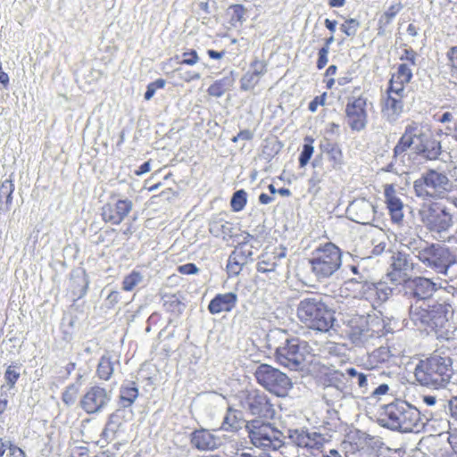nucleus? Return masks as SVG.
Here are the masks:
<instances>
[{
	"instance_id": "f704fd0d",
	"label": "nucleus",
	"mask_w": 457,
	"mask_h": 457,
	"mask_svg": "<svg viewBox=\"0 0 457 457\" xmlns=\"http://www.w3.org/2000/svg\"><path fill=\"white\" fill-rule=\"evenodd\" d=\"M402 8L403 5L400 3L389 5L387 10L379 17L378 26L380 28H386L389 26L395 15L401 12Z\"/></svg>"
},
{
	"instance_id": "412c9836",
	"label": "nucleus",
	"mask_w": 457,
	"mask_h": 457,
	"mask_svg": "<svg viewBox=\"0 0 457 457\" xmlns=\"http://www.w3.org/2000/svg\"><path fill=\"white\" fill-rule=\"evenodd\" d=\"M189 442L199 451H213L221 445L220 437L206 428L195 429L190 434Z\"/></svg>"
},
{
	"instance_id": "ddd939ff",
	"label": "nucleus",
	"mask_w": 457,
	"mask_h": 457,
	"mask_svg": "<svg viewBox=\"0 0 457 457\" xmlns=\"http://www.w3.org/2000/svg\"><path fill=\"white\" fill-rule=\"evenodd\" d=\"M454 311L449 303H436L428 306V309H422L416 315L420 321L427 325L433 331L438 332L446 327L453 318Z\"/></svg>"
},
{
	"instance_id": "9d476101",
	"label": "nucleus",
	"mask_w": 457,
	"mask_h": 457,
	"mask_svg": "<svg viewBox=\"0 0 457 457\" xmlns=\"http://www.w3.org/2000/svg\"><path fill=\"white\" fill-rule=\"evenodd\" d=\"M248 436L256 447L263 449H278L283 444V434L269 423H261L252 420L249 427Z\"/></svg>"
},
{
	"instance_id": "5fc2aeb1",
	"label": "nucleus",
	"mask_w": 457,
	"mask_h": 457,
	"mask_svg": "<svg viewBox=\"0 0 457 457\" xmlns=\"http://www.w3.org/2000/svg\"><path fill=\"white\" fill-rule=\"evenodd\" d=\"M253 138V132L250 130H247V129H245V130H241L237 133V135L231 138L233 142H237L238 140H252Z\"/></svg>"
},
{
	"instance_id": "f257e3e1",
	"label": "nucleus",
	"mask_w": 457,
	"mask_h": 457,
	"mask_svg": "<svg viewBox=\"0 0 457 457\" xmlns=\"http://www.w3.org/2000/svg\"><path fill=\"white\" fill-rule=\"evenodd\" d=\"M411 146L416 154L426 160H436L442 152L440 141L435 137L430 129L416 121L405 127L394 147V157L404 158L407 150Z\"/></svg>"
},
{
	"instance_id": "69168bd1",
	"label": "nucleus",
	"mask_w": 457,
	"mask_h": 457,
	"mask_svg": "<svg viewBox=\"0 0 457 457\" xmlns=\"http://www.w3.org/2000/svg\"><path fill=\"white\" fill-rule=\"evenodd\" d=\"M207 54L212 59H221L224 56L225 52H216V50L209 49Z\"/></svg>"
},
{
	"instance_id": "a211bd4d",
	"label": "nucleus",
	"mask_w": 457,
	"mask_h": 457,
	"mask_svg": "<svg viewBox=\"0 0 457 457\" xmlns=\"http://www.w3.org/2000/svg\"><path fill=\"white\" fill-rule=\"evenodd\" d=\"M276 360L289 369H297L304 360L298 339L291 338L283 346H279L276 351Z\"/></svg>"
},
{
	"instance_id": "ea45409f",
	"label": "nucleus",
	"mask_w": 457,
	"mask_h": 457,
	"mask_svg": "<svg viewBox=\"0 0 457 457\" xmlns=\"http://www.w3.org/2000/svg\"><path fill=\"white\" fill-rule=\"evenodd\" d=\"M390 282L395 285H403L410 281L408 272L402 271L401 269L394 268L391 265V270L387 274Z\"/></svg>"
},
{
	"instance_id": "0e129e2a",
	"label": "nucleus",
	"mask_w": 457,
	"mask_h": 457,
	"mask_svg": "<svg viewBox=\"0 0 457 457\" xmlns=\"http://www.w3.org/2000/svg\"><path fill=\"white\" fill-rule=\"evenodd\" d=\"M453 120V116L452 114V112H444L442 114V116H440L437 120L441 123H447V122H452V120Z\"/></svg>"
},
{
	"instance_id": "393cba45",
	"label": "nucleus",
	"mask_w": 457,
	"mask_h": 457,
	"mask_svg": "<svg viewBox=\"0 0 457 457\" xmlns=\"http://www.w3.org/2000/svg\"><path fill=\"white\" fill-rule=\"evenodd\" d=\"M411 68H409L408 64L400 63L397 65L395 71L392 73L388 84L391 85L392 87H395L398 90L404 92V87L411 81Z\"/></svg>"
},
{
	"instance_id": "052dcab7",
	"label": "nucleus",
	"mask_w": 457,
	"mask_h": 457,
	"mask_svg": "<svg viewBox=\"0 0 457 457\" xmlns=\"http://www.w3.org/2000/svg\"><path fill=\"white\" fill-rule=\"evenodd\" d=\"M151 170V163L150 161H146L145 162L142 163L140 167H138L137 170H135V174L137 176H141V174L147 173Z\"/></svg>"
},
{
	"instance_id": "f3484780",
	"label": "nucleus",
	"mask_w": 457,
	"mask_h": 457,
	"mask_svg": "<svg viewBox=\"0 0 457 457\" xmlns=\"http://www.w3.org/2000/svg\"><path fill=\"white\" fill-rule=\"evenodd\" d=\"M370 335V324L364 315H353L344 323L341 329V337L354 344L362 342Z\"/></svg>"
},
{
	"instance_id": "a878e982",
	"label": "nucleus",
	"mask_w": 457,
	"mask_h": 457,
	"mask_svg": "<svg viewBox=\"0 0 457 457\" xmlns=\"http://www.w3.org/2000/svg\"><path fill=\"white\" fill-rule=\"evenodd\" d=\"M320 150L328 155L333 168H338L343 163L344 154L341 146L337 142L326 139L320 143Z\"/></svg>"
},
{
	"instance_id": "6ab92c4d",
	"label": "nucleus",
	"mask_w": 457,
	"mask_h": 457,
	"mask_svg": "<svg viewBox=\"0 0 457 457\" xmlns=\"http://www.w3.org/2000/svg\"><path fill=\"white\" fill-rule=\"evenodd\" d=\"M405 94L396 87H392L388 84L386 91V96L382 102L381 112L386 115L388 120H396L400 117L404 110Z\"/></svg>"
},
{
	"instance_id": "680f3d73",
	"label": "nucleus",
	"mask_w": 457,
	"mask_h": 457,
	"mask_svg": "<svg viewBox=\"0 0 457 457\" xmlns=\"http://www.w3.org/2000/svg\"><path fill=\"white\" fill-rule=\"evenodd\" d=\"M389 391V386L387 384H380L379 386L374 389L373 395H383V394H386Z\"/></svg>"
},
{
	"instance_id": "e2e57ef3",
	"label": "nucleus",
	"mask_w": 457,
	"mask_h": 457,
	"mask_svg": "<svg viewBox=\"0 0 457 457\" xmlns=\"http://www.w3.org/2000/svg\"><path fill=\"white\" fill-rule=\"evenodd\" d=\"M200 78H201V75L199 72L188 71V72H187V76L184 80L186 82H191V81H195V80H199Z\"/></svg>"
},
{
	"instance_id": "6e6d98bb",
	"label": "nucleus",
	"mask_w": 457,
	"mask_h": 457,
	"mask_svg": "<svg viewBox=\"0 0 457 457\" xmlns=\"http://www.w3.org/2000/svg\"><path fill=\"white\" fill-rule=\"evenodd\" d=\"M89 449L87 446L73 447L71 452V457H87Z\"/></svg>"
},
{
	"instance_id": "c03bdc74",
	"label": "nucleus",
	"mask_w": 457,
	"mask_h": 457,
	"mask_svg": "<svg viewBox=\"0 0 457 457\" xmlns=\"http://www.w3.org/2000/svg\"><path fill=\"white\" fill-rule=\"evenodd\" d=\"M165 83H166L165 79H162V78H160L159 79L154 80L153 82H150V84L147 85V87H146L145 99L150 100L151 97H153L154 95L155 94V91L158 90V88L164 87Z\"/></svg>"
},
{
	"instance_id": "20e7f679",
	"label": "nucleus",
	"mask_w": 457,
	"mask_h": 457,
	"mask_svg": "<svg viewBox=\"0 0 457 457\" xmlns=\"http://www.w3.org/2000/svg\"><path fill=\"white\" fill-rule=\"evenodd\" d=\"M296 314L307 328L319 332L330 331L336 320L334 311L322 301L315 299L300 301Z\"/></svg>"
},
{
	"instance_id": "0eeeda50",
	"label": "nucleus",
	"mask_w": 457,
	"mask_h": 457,
	"mask_svg": "<svg viewBox=\"0 0 457 457\" xmlns=\"http://www.w3.org/2000/svg\"><path fill=\"white\" fill-rule=\"evenodd\" d=\"M419 215L429 231H447L453 224L452 214L444 200L424 202L419 211Z\"/></svg>"
},
{
	"instance_id": "49530a36",
	"label": "nucleus",
	"mask_w": 457,
	"mask_h": 457,
	"mask_svg": "<svg viewBox=\"0 0 457 457\" xmlns=\"http://www.w3.org/2000/svg\"><path fill=\"white\" fill-rule=\"evenodd\" d=\"M199 61V55L196 50L189 49L182 53L181 64L194 65Z\"/></svg>"
},
{
	"instance_id": "b1692460",
	"label": "nucleus",
	"mask_w": 457,
	"mask_h": 457,
	"mask_svg": "<svg viewBox=\"0 0 457 457\" xmlns=\"http://www.w3.org/2000/svg\"><path fill=\"white\" fill-rule=\"evenodd\" d=\"M295 441L300 447L317 449L318 451H322L325 443H327L322 434L305 431L296 432Z\"/></svg>"
},
{
	"instance_id": "a19ab883",
	"label": "nucleus",
	"mask_w": 457,
	"mask_h": 457,
	"mask_svg": "<svg viewBox=\"0 0 457 457\" xmlns=\"http://www.w3.org/2000/svg\"><path fill=\"white\" fill-rule=\"evenodd\" d=\"M417 59V53L411 46H405L403 49V53L400 55L402 63L408 64L409 68L415 67Z\"/></svg>"
},
{
	"instance_id": "a18cd8bd",
	"label": "nucleus",
	"mask_w": 457,
	"mask_h": 457,
	"mask_svg": "<svg viewBox=\"0 0 457 457\" xmlns=\"http://www.w3.org/2000/svg\"><path fill=\"white\" fill-rule=\"evenodd\" d=\"M436 287H414V290L411 292V295L416 297L418 300H426L433 294Z\"/></svg>"
},
{
	"instance_id": "4be33fe9",
	"label": "nucleus",
	"mask_w": 457,
	"mask_h": 457,
	"mask_svg": "<svg viewBox=\"0 0 457 457\" xmlns=\"http://www.w3.org/2000/svg\"><path fill=\"white\" fill-rule=\"evenodd\" d=\"M283 256H285V251L282 246L277 245H267L260 256L257 270L263 273L271 272L276 269L278 261Z\"/></svg>"
},
{
	"instance_id": "dca6fc26",
	"label": "nucleus",
	"mask_w": 457,
	"mask_h": 457,
	"mask_svg": "<svg viewBox=\"0 0 457 457\" xmlns=\"http://www.w3.org/2000/svg\"><path fill=\"white\" fill-rule=\"evenodd\" d=\"M385 207L393 224L402 225L404 222V203L400 197L394 183L383 186Z\"/></svg>"
},
{
	"instance_id": "e433bc0d",
	"label": "nucleus",
	"mask_w": 457,
	"mask_h": 457,
	"mask_svg": "<svg viewBox=\"0 0 457 457\" xmlns=\"http://www.w3.org/2000/svg\"><path fill=\"white\" fill-rule=\"evenodd\" d=\"M80 390L77 384H70L62 393V401L65 405L74 404Z\"/></svg>"
},
{
	"instance_id": "1a4fd4ad",
	"label": "nucleus",
	"mask_w": 457,
	"mask_h": 457,
	"mask_svg": "<svg viewBox=\"0 0 457 457\" xmlns=\"http://www.w3.org/2000/svg\"><path fill=\"white\" fill-rule=\"evenodd\" d=\"M254 378L261 386L278 397L287 396L293 386L287 374L269 364H260L254 372Z\"/></svg>"
},
{
	"instance_id": "09e8293b",
	"label": "nucleus",
	"mask_w": 457,
	"mask_h": 457,
	"mask_svg": "<svg viewBox=\"0 0 457 457\" xmlns=\"http://www.w3.org/2000/svg\"><path fill=\"white\" fill-rule=\"evenodd\" d=\"M141 279L142 274L139 271H132L131 273L128 274L126 278H124L123 286L135 287V285L141 282Z\"/></svg>"
},
{
	"instance_id": "3c124183",
	"label": "nucleus",
	"mask_w": 457,
	"mask_h": 457,
	"mask_svg": "<svg viewBox=\"0 0 457 457\" xmlns=\"http://www.w3.org/2000/svg\"><path fill=\"white\" fill-rule=\"evenodd\" d=\"M328 52H327V48H323V46L319 49L318 51V60H317V68L318 69H323L326 67L327 62L328 61Z\"/></svg>"
},
{
	"instance_id": "72a5a7b5",
	"label": "nucleus",
	"mask_w": 457,
	"mask_h": 457,
	"mask_svg": "<svg viewBox=\"0 0 457 457\" xmlns=\"http://www.w3.org/2000/svg\"><path fill=\"white\" fill-rule=\"evenodd\" d=\"M303 140L304 144L303 146V150L301 151V154L299 155L300 168H304L305 165L308 164L314 152V146L312 145L314 142L313 137L311 136H307L304 137Z\"/></svg>"
},
{
	"instance_id": "58836bf2",
	"label": "nucleus",
	"mask_w": 457,
	"mask_h": 457,
	"mask_svg": "<svg viewBox=\"0 0 457 457\" xmlns=\"http://www.w3.org/2000/svg\"><path fill=\"white\" fill-rule=\"evenodd\" d=\"M234 257L235 250H233L230 253L227 263V273L229 277H235V275H238L245 266L242 261L237 260V258L234 259Z\"/></svg>"
},
{
	"instance_id": "7c9ffc66",
	"label": "nucleus",
	"mask_w": 457,
	"mask_h": 457,
	"mask_svg": "<svg viewBox=\"0 0 457 457\" xmlns=\"http://www.w3.org/2000/svg\"><path fill=\"white\" fill-rule=\"evenodd\" d=\"M113 362L109 355H103L96 367V376L100 379L108 380L113 373Z\"/></svg>"
},
{
	"instance_id": "37998d69",
	"label": "nucleus",
	"mask_w": 457,
	"mask_h": 457,
	"mask_svg": "<svg viewBox=\"0 0 457 457\" xmlns=\"http://www.w3.org/2000/svg\"><path fill=\"white\" fill-rule=\"evenodd\" d=\"M392 266L403 270V272H408V255L402 253V252H396L395 254L392 256Z\"/></svg>"
},
{
	"instance_id": "f8f14e48",
	"label": "nucleus",
	"mask_w": 457,
	"mask_h": 457,
	"mask_svg": "<svg viewBox=\"0 0 457 457\" xmlns=\"http://www.w3.org/2000/svg\"><path fill=\"white\" fill-rule=\"evenodd\" d=\"M369 101L366 96H349L345 105V119L352 131H362L368 124Z\"/></svg>"
},
{
	"instance_id": "c756f323",
	"label": "nucleus",
	"mask_w": 457,
	"mask_h": 457,
	"mask_svg": "<svg viewBox=\"0 0 457 457\" xmlns=\"http://www.w3.org/2000/svg\"><path fill=\"white\" fill-rule=\"evenodd\" d=\"M233 85V79L229 77H223L215 80L209 86L207 93L211 96L220 97Z\"/></svg>"
},
{
	"instance_id": "c9c22d12",
	"label": "nucleus",
	"mask_w": 457,
	"mask_h": 457,
	"mask_svg": "<svg viewBox=\"0 0 457 457\" xmlns=\"http://www.w3.org/2000/svg\"><path fill=\"white\" fill-rule=\"evenodd\" d=\"M445 59L450 76L457 79V46H452L447 49Z\"/></svg>"
},
{
	"instance_id": "473e14b6",
	"label": "nucleus",
	"mask_w": 457,
	"mask_h": 457,
	"mask_svg": "<svg viewBox=\"0 0 457 457\" xmlns=\"http://www.w3.org/2000/svg\"><path fill=\"white\" fill-rule=\"evenodd\" d=\"M241 428L242 420L238 416L237 411L229 409L223 420L222 428L230 432H237Z\"/></svg>"
},
{
	"instance_id": "bb28decb",
	"label": "nucleus",
	"mask_w": 457,
	"mask_h": 457,
	"mask_svg": "<svg viewBox=\"0 0 457 457\" xmlns=\"http://www.w3.org/2000/svg\"><path fill=\"white\" fill-rule=\"evenodd\" d=\"M253 240L254 237L248 235L245 241L238 243L234 249V259L237 257V260L242 261L245 265L248 263L249 261H252L253 254Z\"/></svg>"
},
{
	"instance_id": "f03ea898",
	"label": "nucleus",
	"mask_w": 457,
	"mask_h": 457,
	"mask_svg": "<svg viewBox=\"0 0 457 457\" xmlns=\"http://www.w3.org/2000/svg\"><path fill=\"white\" fill-rule=\"evenodd\" d=\"M381 420L386 428L403 433H419L425 426L420 411L405 401H395L385 405Z\"/></svg>"
},
{
	"instance_id": "2f4dec72",
	"label": "nucleus",
	"mask_w": 457,
	"mask_h": 457,
	"mask_svg": "<svg viewBox=\"0 0 457 457\" xmlns=\"http://www.w3.org/2000/svg\"><path fill=\"white\" fill-rule=\"evenodd\" d=\"M138 395L139 391L135 382H131L129 386L120 388V400L124 406L132 405Z\"/></svg>"
},
{
	"instance_id": "9b49d317",
	"label": "nucleus",
	"mask_w": 457,
	"mask_h": 457,
	"mask_svg": "<svg viewBox=\"0 0 457 457\" xmlns=\"http://www.w3.org/2000/svg\"><path fill=\"white\" fill-rule=\"evenodd\" d=\"M241 404L252 415L260 419L273 420L276 416V406L272 403L271 398L257 388L243 392Z\"/></svg>"
},
{
	"instance_id": "79ce46f5",
	"label": "nucleus",
	"mask_w": 457,
	"mask_h": 457,
	"mask_svg": "<svg viewBox=\"0 0 457 457\" xmlns=\"http://www.w3.org/2000/svg\"><path fill=\"white\" fill-rule=\"evenodd\" d=\"M359 28L360 21H356L355 18L346 19L343 23H341V31L348 37L355 36Z\"/></svg>"
},
{
	"instance_id": "de8ad7c7",
	"label": "nucleus",
	"mask_w": 457,
	"mask_h": 457,
	"mask_svg": "<svg viewBox=\"0 0 457 457\" xmlns=\"http://www.w3.org/2000/svg\"><path fill=\"white\" fill-rule=\"evenodd\" d=\"M20 378V373L16 371L14 366L10 365L7 367L4 374V378L8 382L9 386L14 387Z\"/></svg>"
},
{
	"instance_id": "4d7b16f0",
	"label": "nucleus",
	"mask_w": 457,
	"mask_h": 457,
	"mask_svg": "<svg viewBox=\"0 0 457 457\" xmlns=\"http://www.w3.org/2000/svg\"><path fill=\"white\" fill-rule=\"evenodd\" d=\"M412 283L417 287H424V285H426L427 287H435V285H436L435 282H432L430 278L421 277L414 278Z\"/></svg>"
},
{
	"instance_id": "603ef678",
	"label": "nucleus",
	"mask_w": 457,
	"mask_h": 457,
	"mask_svg": "<svg viewBox=\"0 0 457 457\" xmlns=\"http://www.w3.org/2000/svg\"><path fill=\"white\" fill-rule=\"evenodd\" d=\"M178 271L181 274H195L197 273L198 268L195 263H186L179 265Z\"/></svg>"
},
{
	"instance_id": "423d86ee",
	"label": "nucleus",
	"mask_w": 457,
	"mask_h": 457,
	"mask_svg": "<svg viewBox=\"0 0 457 457\" xmlns=\"http://www.w3.org/2000/svg\"><path fill=\"white\" fill-rule=\"evenodd\" d=\"M413 187L415 195L423 200H444L450 191L451 182L445 173L429 169L414 181Z\"/></svg>"
},
{
	"instance_id": "13d9d810",
	"label": "nucleus",
	"mask_w": 457,
	"mask_h": 457,
	"mask_svg": "<svg viewBox=\"0 0 457 457\" xmlns=\"http://www.w3.org/2000/svg\"><path fill=\"white\" fill-rule=\"evenodd\" d=\"M447 439L453 448V451L457 454V429L451 432Z\"/></svg>"
},
{
	"instance_id": "bf43d9fd",
	"label": "nucleus",
	"mask_w": 457,
	"mask_h": 457,
	"mask_svg": "<svg viewBox=\"0 0 457 457\" xmlns=\"http://www.w3.org/2000/svg\"><path fill=\"white\" fill-rule=\"evenodd\" d=\"M10 83V78L7 72L4 71L1 59H0V84L3 85L4 87H7Z\"/></svg>"
},
{
	"instance_id": "c85d7f7f",
	"label": "nucleus",
	"mask_w": 457,
	"mask_h": 457,
	"mask_svg": "<svg viewBox=\"0 0 457 457\" xmlns=\"http://www.w3.org/2000/svg\"><path fill=\"white\" fill-rule=\"evenodd\" d=\"M246 9L242 4H230L227 9L228 16V23L232 27H237L238 23H242L245 20Z\"/></svg>"
},
{
	"instance_id": "4468645a",
	"label": "nucleus",
	"mask_w": 457,
	"mask_h": 457,
	"mask_svg": "<svg viewBox=\"0 0 457 457\" xmlns=\"http://www.w3.org/2000/svg\"><path fill=\"white\" fill-rule=\"evenodd\" d=\"M134 208L132 200L116 199L111 195L109 201L101 207L100 215L103 222L112 225H120L124 222Z\"/></svg>"
},
{
	"instance_id": "864d4df0",
	"label": "nucleus",
	"mask_w": 457,
	"mask_h": 457,
	"mask_svg": "<svg viewBox=\"0 0 457 457\" xmlns=\"http://www.w3.org/2000/svg\"><path fill=\"white\" fill-rule=\"evenodd\" d=\"M7 457H26V454L24 451L21 449V447H19L18 445L10 443L8 446Z\"/></svg>"
},
{
	"instance_id": "4c0bfd02",
	"label": "nucleus",
	"mask_w": 457,
	"mask_h": 457,
	"mask_svg": "<svg viewBox=\"0 0 457 457\" xmlns=\"http://www.w3.org/2000/svg\"><path fill=\"white\" fill-rule=\"evenodd\" d=\"M247 202L246 192L243 189L237 190L233 193L230 200V207L233 211H242Z\"/></svg>"
},
{
	"instance_id": "338daca9",
	"label": "nucleus",
	"mask_w": 457,
	"mask_h": 457,
	"mask_svg": "<svg viewBox=\"0 0 457 457\" xmlns=\"http://www.w3.org/2000/svg\"><path fill=\"white\" fill-rule=\"evenodd\" d=\"M325 26L326 28L330 31V32H334L336 30V28H337V21H330V19H326L325 20Z\"/></svg>"
},
{
	"instance_id": "6e6552de",
	"label": "nucleus",
	"mask_w": 457,
	"mask_h": 457,
	"mask_svg": "<svg viewBox=\"0 0 457 457\" xmlns=\"http://www.w3.org/2000/svg\"><path fill=\"white\" fill-rule=\"evenodd\" d=\"M418 257L423 263L442 269L441 272L447 277L444 279L445 282L453 281V274L457 273V263L455 256L448 248L444 245H431L420 250Z\"/></svg>"
},
{
	"instance_id": "7ed1b4c3",
	"label": "nucleus",
	"mask_w": 457,
	"mask_h": 457,
	"mask_svg": "<svg viewBox=\"0 0 457 457\" xmlns=\"http://www.w3.org/2000/svg\"><path fill=\"white\" fill-rule=\"evenodd\" d=\"M452 359L447 356L431 355L416 365L414 377L423 386L444 387L452 378Z\"/></svg>"
},
{
	"instance_id": "5701e85b",
	"label": "nucleus",
	"mask_w": 457,
	"mask_h": 457,
	"mask_svg": "<svg viewBox=\"0 0 457 457\" xmlns=\"http://www.w3.org/2000/svg\"><path fill=\"white\" fill-rule=\"evenodd\" d=\"M237 297L235 293H224L217 295L209 304V312L218 314L220 312H228L235 308Z\"/></svg>"
},
{
	"instance_id": "cd10ccee",
	"label": "nucleus",
	"mask_w": 457,
	"mask_h": 457,
	"mask_svg": "<svg viewBox=\"0 0 457 457\" xmlns=\"http://www.w3.org/2000/svg\"><path fill=\"white\" fill-rule=\"evenodd\" d=\"M14 191V181L12 179H6L0 186V211L7 212L10 210Z\"/></svg>"
},
{
	"instance_id": "39448f33",
	"label": "nucleus",
	"mask_w": 457,
	"mask_h": 457,
	"mask_svg": "<svg viewBox=\"0 0 457 457\" xmlns=\"http://www.w3.org/2000/svg\"><path fill=\"white\" fill-rule=\"evenodd\" d=\"M315 278H330L342 265V250L332 242H326L312 252L308 261Z\"/></svg>"
},
{
	"instance_id": "774afa93",
	"label": "nucleus",
	"mask_w": 457,
	"mask_h": 457,
	"mask_svg": "<svg viewBox=\"0 0 457 457\" xmlns=\"http://www.w3.org/2000/svg\"><path fill=\"white\" fill-rule=\"evenodd\" d=\"M451 412L457 417V396L450 401Z\"/></svg>"
},
{
	"instance_id": "2eb2a0df",
	"label": "nucleus",
	"mask_w": 457,
	"mask_h": 457,
	"mask_svg": "<svg viewBox=\"0 0 457 457\" xmlns=\"http://www.w3.org/2000/svg\"><path fill=\"white\" fill-rule=\"evenodd\" d=\"M111 397L105 387L93 386L80 397L79 404L87 414L100 413L109 404Z\"/></svg>"
},
{
	"instance_id": "aec40b11",
	"label": "nucleus",
	"mask_w": 457,
	"mask_h": 457,
	"mask_svg": "<svg viewBox=\"0 0 457 457\" xmlns=\"http://www.w3.org/2000/svg\"><path fill=\"white\" fill-rule=\"evenodd\" d=\"M268 72V63L265 60L254 58L249 63V68L240 79V87L243 91L252 90L261 82V78Z\"/></svg>"
},
{
	"instance_id": "8fccbe9b",
	"label": "nucleus",
	"mask_w": 457,
	"mask_h": 457,
	"mask_svg": "<svg viewBox=\"0 0 457 457\" xmlns=\"http://www.w3.org/2000/svg\"><path fill=\"white\" fill-rule=\"evenodd\" d=\"M327 101V93H323L322 95L316 96L309 103L308 109L311 112H315L319 105H324Z\"/></svg>"
}]
</instances>
